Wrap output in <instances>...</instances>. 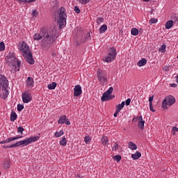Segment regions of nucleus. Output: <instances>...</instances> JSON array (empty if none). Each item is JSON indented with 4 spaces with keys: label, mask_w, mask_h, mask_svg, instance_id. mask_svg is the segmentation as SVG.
Instances as JSON below:
<instances>
[{
    "label": "nucleus",
    "mask_w": 178,
    "mask_h": 178,
    "mask_svg": "<svg viewBox=\"0 0 178 178\" xmlns=\"http://www.w3.org/2000/svg\"><path fill=\"white\" fill-rule=\"evenodd\" d=\"M40 33L43 35L42 48L44 51H48L56 42V32L43 27L40 29Z\"/></svg>",
    "instance_id": "obj_1"
},
{
    "label": "nucleus",
    "mask_w": 178,
    "mask_h": 178,
    "mask_svg": "<svg viewBox=\"0 0 178 178\" xmlns=\"http://www.w3.org/2000/svg\"><path fill=\"white\" fill-rule=\"evenodd\" d=\"M38 140H40V136H32L30 138H27L24 140H20L19 142H17L16 143L13 144L10 146L4 145L3 146V148H16V147H20V145H29L32 143L38 141Z\"/></svg>",
    "instance_id": "obj_2"
},
{
    "label": "nucleus",
    "mask_w": 178,
    "mask_h": 178,
    "mask_svg": "<svg viewBox=\"0 0 178 178\" xmlns=\"http://www.w3.org/2000/svg\"><path fill=\"white\" fill-rule=\"evenodd\" d=\"M5 60L8 66H10V67H12V66H14L15 67H18L17 70H19L21 63L17 60V58H16L15 53L10 52L5 58Z\"/></svg>",
    "instance_id": "obj_3"
},
{
    "label": "nucleus",
    "mask_w": 178,
    "mask_h": 178,
    "mask_svg": "<svg viewBox=\"0 0 178 178\" xmlns=\"http://www.w3.org/2000/svg\"><path fill=\"white\" fill-rule=\"evenodd\" d=\"M67 15H66V10L65 8L61 7L59 9V19L58 21V24L59 26V29H63L66 26V18Z\"/></svg>",
    "instance_id": "obj_4"
},
{
    "label": "nucleus",
    "mask_w": 178,
    "mask_h": 178,
    "mask_svg": "<svg viewBox=\"0 0 178 178\" xmlns=\"http://www.w3.org/2000/svg\"><path fill=\"white\" fill-rule=\"evenodd\" d=\"M175 102H176V99L175 98V97L172 95L166 96L162 102L161 108L163 110L168 109V106H172L175 104Z\"/></svg>",
    "instance_id": "obj_5"
},
{
    "label": "nucleus",
    "mask_w": 178,
    "mask_h": 178,
    "mask_svg": "<svg viewBox=\"0 0 178 178\" xmlns=\"http://www.w3.org/2000/svg\"><path fill=\"white\" fill-rule=\"evenodd\" d=\"M110 49V52L108 54L107 56H106L105 58L104 59V62H113V60H115L116 55H118V53L116 52V49H115V47H111Z\"/></svg>",
    "instance_id": "obj_6"
},
{
    "label": "nucleus",
    "mask_w": 178,
    "mask_h": 178,
    "mask_svg": "<svg viewBox=\"0 0 178 178\" xmlns=\"http://www.w3.org/2000/svg\"><path fill=\"white\" fill-rule=\"evenodd\" d=\"M18 49L22 52V56L26 55L28 52H30L31 50H30V47H29V45L26 44L24 42H20L18 44Z\"/></svg>",
    "instance_id": "obj_7"
},
{
    "label": "nucleus",
    "mask_w": 178,
    "mask_h": 178,
    "mask_svg": "<svg viewBox=\"0 0 178 178\" xmlns=\"http://www.w3.org/2000/svg\"><path fill=\"white\" fill-rule=\"evenodd\" d=\"M97 79L100 83H102L104 86L105 84H108V81L106 79V74L104 71H98L97 72Z\"/></svg>",
    "instance_id": "obj_8"
},
{
    "label": "nucleus",
    "mask_w": 178,
    "mask_h": 178,
    "mask_svg": "<svg viewBox=\"0 0 178 178\" xmlns=\"http://www.w3.org/2000/svg\"><path fill=\"white\" fill-rule=\"evenodd\" d=\"M113 92V87H110L108 90L104 92L102 97V102H105V101H111L110 95Z\"/></svg>",
    "instance_id": "obj_9"
},
{
    "label": "nucleus",
    "mask_w": 178,
    "mask_h": 178,
    "mask_svg": "<svg viewBox=\"0 0 178 178\" xmlns=\"http://www.w3.org/2000/svg\"><path fill=\"white\" fill-rule=\"evenodd\" d=\"M8 81L6 77L4 75L0 74V88H2L3 90L6 91V88H8Z\"/></svg>",
    "instance_id": "obj_10"
},
{
    "label": "nucleus",
    "mask_w": 178,
    "mask_h": 178,
    "mask_svg": "<svg viewBox=\"0 0 178 178\" xmlns=\"http://www.w3.org/2000/svg\"><path fill=\"white\" fill-rule=\"evenodd\" d=\"M24 58H25L26 61L27 63H29V65H34V58H33V53L31 51H28V53H26V55H23Z\"/></svg>",
    "instance_id": "obj_11"
},
{
    "label": "nucleus",
    "mask_w": 178,
    "mask_h": 178,
    "mask_svg": "<svg viewBox=\"0 0 178 178\" xmlns=\"http://www.w3.org/2000/svg\"><path fill=\"white\" fill-rule=\"evenodd\" d=\"M32 99L33 97L30 93H27V92L22 93V101L24 104H29V102H30Z\"/></svg>",
    "instance_id": "obj_12"
},
{
    "label": "nucleus",
    "mask_w": 178,
    "mask_h": 178,
    "mask_svg": "<svg viewBox=\"0 0 178 178\" xmlns=\"http://www.w3.org/2000/svg\"><path fill=\"white\" fill-rule=\"evenodd\" d=\"M58 123H60V124H64L65 123L67 126H70V121L69 120V119H67V117H66V115L60 116L58 121Z\"/></svg>",
    "instance_id": "obj_13"
},
{
    "label": "nucleus",
    "mask_w": 178,
    "mask_h": 178,
    "mask_svg": "<svg viewBox=\"0 0 178 178\" xmlns=\"http://www.w3.org/2000/svg\"><path fill=\"white\" fill-rule=\"evenodd\" d=\"M83 92L81 90V86L80 85L75 86L74 88V97H80Z\"/></svg>",
    "instance_id": "obj_14"
},
{
    "label": "nucleus",
    "mask_w": 178,
    "mask_h": 178,
    "mask_svg": "<svg viewBox=\"0 0 178 178\" xmlns=\"http://www.w3.org/2000/svg\"><path fill=\"white\" fill-rule=\"evenodd\" d=\"M26 83V87H28L29 88H33V87H34V79H33L32 77H28Z\"/></svg>",
    "instance_id": "obj_15"
},
{
    "label": "nucleus",
    "mask_w": 178,
    "mask_h": 178,
    "mask_svg": "<svg viewBox=\"0 0 178 178\" xmlns=\"http://www.w3.org/2000/svg\"><path fill=\"white\" fill-rule=\"evenodd\" d=\"M138 118V127L140 130H144V124H145V121L143 120V116H139Z\"/></svg>",
    "instance_id": "obj_16"
},
{
    "label": "nucleus",
    "mask_w": 178,
    "mask_h": 178,
    "mask_svg": "<svg viewBox=\"0 0 178 178\" xmlns=\"http://www.w3.org/2000/svg\"><path fill=\"white\" fill-rule=\"evenodd\" d=\"M43 39V35L41 34V30L40 31L39 33H36L33 35V40L34 41H40V40Z\"/></svg>",
    "instance_id": "obj_17"
},
{
    "label": "nucleus",
    "mask_w": 178,
    "mask_h": 178,
    "mask_svg": "<svg viewBox=\"0 0 178 178\" xmlns=\"http://www.w3.org/2000/svg\"><path fill=\"white\" fill-rule=\"evenodd\" d=\"M131 158L134 161H137V159H140L141 158V152L137 151L135 154H131Z\"/></svg>",
    "instance_id": "obj_18"
},
{
    "label": "nucleus",
    "mask_w": 178,
    "mask_h": 178,
    "mask_svg": "<svg viewBox=\"0 0 178 178\" xmlns=\"http://www.w3.org/2000/svg\"><path fill=\"white\" fill-rule=\"evenodd\" d=\"M10 119L11 122H15L17 119V114H16L15 111H11Z\"/></svg>",
    "instance_id": "obj_19"
},
{
    "label": "nucleus",
    "mask_w": 178,
    "mask_h": 178,
    "mask_svg": "<svg viewBox=\"0 0 178 178\" xmlns=\"http://www.w3.org/2000/svg\"><path fill=\"white\" fill-rule=\"evenodd\" d=\"M145 65H147V59L145 58H142L137 63V65L139 66V67H141L142 66H145Z\"/></svg>",
    "instance_id": "obj_20"
},
{
    "label": "nucleus",
    "mask_w": 178,
    "mask_h": 178,
    "mask_svg": "<svg viewBox=\"0 0 178 178\" xmlns=\"http://www.w3.org/2000/svg\"><path fill=\"white\" fill-rule=\"evenodd\" d=\"M165 29H167V30H170V29H172V27H173V21L172 20H169L165 23Z\"/></svg>",
    "instance_id": "obj_21"
},
{
    "label": "nucleus",
    "mask_w": 178,
    "mask_h": 178,
    "mask_svg": "<svg viewBox=\"0 0 178 178\" xmlns=\"http://www.w3.org/2000/svg\"><path fill=\"white\" fill-rule=\"evenodd\" d=\"M87 40H90V33L88 32L86 35L82 36V38L81 40V42H86Z\"/></svg>",
    "instance_id": "obj_22"
},
{
    "label": "nucleus",
    "mask_w": 178,
    "mask_h": 178,
    "mask_svg": "<svg viewBox=\"0 0 178 178\" xmlns=\"http://www.w3.org/2000/svg\"><path fill=\"white\" fill-rule=\"evenodd\" d=\"M129 148H130V149H131L132 151H134V150L137 149V145L133 142H129Z\"/></svg>",
    "instance_id": "obj_23"
},
{
    "label": "nucleus",
    "mask_w": 178,
    "mask_h": 178,
    "mask_svg": "<svg viewBox=\"0 0 178 178\" xmlns=\"http://www.w3.org/2000/svg\"><path fill=\"white\" fill-rule=\"evenodd\" d=\"M56 86H58L56 82H52L47 86V88H49V90H55V88H56Z\"/></svg>",
    "instance_id": "obj_24"
},
{
    "label": "nucleus",
    "mask_w": 178,
    "mask_h": 178,
    "mask_svg": "<svg viewBox=\"0 0 178 178\" xmlns=\"http://www.w3.org/2000/svg\"><path fill=\"white\" fill-rule=\"evenodd\" d=\"M124 102H122V104L116 106V111L120 112L123 108H124Z\"/></svg>",
    "instance_id": "obj_25"
},
{
    "label": "nucleus",
    "mask_w": 178,
    "mask_h": 178,
    "mask_svg": "<svg viewBox=\"0 0 178 178\" xmlns=\"http://www.w3.org/2000/svg\"><path fill=\"white\" fill-rule=\"evenodd\" d=\"M108 30V26L106 24H103L100 28H99V33L100 34H102L103 33H105Z\"/></svg>",
    "instance_id": "obj_26"
},
{
    "label": "nucleus",
    "mask_w": 178,
    "mask_h": 178,
    "mask_svg": "<svg viewBox=\"0 0 178 178\" xmlns=\"http://www.w3.org/2000/svg\"><path fill=\"white\" fill-rule=\"evenodd\" d=\"M19 2V3H31L35 2L37 0H15Z\"/></svg>",
    "instance_id": "obj_27"
},
{
    "label": "nucleus",
    "mask_w": 178,
    "mask_h": 178,
    "mask_svg": "<svg viewBox=\"0 0 178 178\" xmlns=\"http://www.w3.org/2000/svg\"><path fill=\"white\" fill-rule=\"evenodd\" d=\"M102 144H103V145H106L108 144V143H109V140L108 139V137L106 136H103L102 138Z\"/></svg>",
    "instance_id": "obj_28"
},
{
    "label": "nucleus",
    "mask_w": 178,
    "mask_h": 178,
    "mask_svg": "<svg viewBox=\"0 0 178 178\" xmlns=\"http://www.w3.org/2000/svg\"><path fill=\"white\" fill-rule=\"evenodd\" d=\"M131 34L132 35H138V29H137V28H133L131 30Z\"/></svg>",
    "instance_id": "obj_29"
},
{
    "label": "nucleus",
    "mask_w": 178,
    "mask_h": 178,
    "mask_svg": "<svg viewBox=\"0 0 178 178\" xmlns=\"http://www.w3.org/2000/svg\"><path fill=\"white\" fill-rule=\"evenodd\" d=\"M3 168L4 169H9L10 168V161H5L3 163Z\"/></svg>",
    "instance_id": "obj_30"
},
{
    "label": "nucleus",
    "mask_w": 178,
    "mask_h": 178,
    "mask_svg": "<svg viewBox=\"0 0 178 178\" xmlns=\"http://www.w3.org/2000/svg\"><path fill=\"white\" fill-rule=\"evenodd\" d=\"M63 134H65V132L63 131V130H61L60 131H56L54 134L55 137H60L61 136H63Z\"/></svg>",
    "instance_id": "obj_31"
},
{
    "label": "nucleus",
    "mask_w": 178,
    "mask_h": 178,
    "mask_svg": "<svg viewBox=\"0 0 178 178\" xmlns=\"http://www.w3.org/2000/svg\"><path fill=\"white\" fill-rule=\"evenodd\" d=\"M67 144V140L65 137H63L62 140H60V145H66Z\"/></svg>",
    "instance_id": "obj_32"
},
{
    "label": "nucleus",
    "mask_w": 178,
    "mask_h": 178,
    "mask_svg": "<svg viewBox=\"0 0 178 178\" xmlns=\"http://www.w3.org/2000/svg\"><path fill=\"white\" fill-rule=\"evenodd\" d=\"M114 161H116V162H120L122 161V156L120 155H116L113 156Z\"/></svg>",
    "instance_id": "obj_33"
},
{
    "label": "nucleus",
    "mask_w": 178,
    "mask_h": 178,
    "mask_svg": "<svg viewBox=\"0 0 178 178\" xmlns=\"http://www.w3.org/2000/svg\"><path fill=\"white\" fill-rule=\"evenodd\" d=\"M171 19H172L173 23H178V17L176 14L172 15Z\"/></svg>",
    "instance_id": "obj_34"
},
{
    "label": "nucleus",
    "mask_w": 178,
    "mask_h": 178,
    "mask_svg": "<svg viewBox=\"0 0 178 178\" xmlns=\"http://www.w3.org/2000/svg\"><path fill=\"white\" fill-rule=\"evenodd\" d=\"M159 52L165 53L166 52V45L163 44L161 48L159 49Z\"/></svg>",
    "instance_id": "obj_35"
},
{
    "label": "nucleus",
    "mask_w": 178,
    "mask_h": 178,
    "mask_svg": "<svg viewBox=\"0 0 178 178\" xmlns=\"http://www.w3.org/2000/svg\"><path fill=\"white\" fill-rule=\"evenodd\" d=\"M18 112H22L24 109V106L23 104H18L17 108Z\"/></svg>",
    "instance_id": "obj_36"
},
{
    "label": "nucleus",
    "mask_w": 178,
    "mask_h": 178,
    "mask_svg": "<svg viewBox=\"0 0 178 178\" xmlns=\"http://www.w3.org/2000/svg\"><path fill=\"white\" fill-rule=\"evenodd\" d=\"M0 51H5V43L3 42H0Z\"/></svg>",
    "instance_id": "obj_37"
},
{
    "label": "nucleus",
    "mask_w": 178,
    "mask_h": 178,
    "mask_svg": "<svg viewBox=\"0 0 178 178\" xmlns=\"http://www.w3.org/2000/svg\"><path fill=\"white\" fill-rule=\"evenodd\" d=\"M22 137L23 136H15V137H13V138H8L9 140H10V141H15V140H19V138H22Z\"/></svg>",
    "instance_id": "obj_38"
},
{
    "label": "nucleus",
    "mask_w": 178,
    "mask_h": 178,
    "mask_svg": "<svg viewBox=\"0 0 178 178\" xmlns=\"http://www.w3.org/2000/svg\"><path fill=\"white\" fill-rule=\"evenodd\" d=\"M32 16L33 17H37V16H38V11H37V10H33Z\"/></svg>",
    "instance_id": "obj_39"
},
{
    "label": "nucleus",
    "mask_w": 178,
    "mask_h": 178,
    "mask_svg": "<svg viewBox=\"0 0 178 178\" xmlns=\"http://www.w3.org/2000/svg\"><path fill=\"white\" fill-rule=\"evenodd\" d=\"M23 131H24V128H23V127H19L17 129V133H20V134L23 135Z\"/></svg>",
    "instance_id": "obj_40"
},
{
    "label": "nucleus",
    "mask_w": 178,
    "mask_h": 178,
    "mask_svg": "<svg viewBox=\"0 0 178 178\" xmlns=\"http://www.w3.org/2000/svg\"><path fill=\"white\" fill-rule=\"evenodd\" d=\"M84 141L86 144H88V143L91 141V138H90V136H86L84 138Z\"/></svg>",
    "instance_id": "obj_41"
},
{
    "label": "nucleus",
    "mask_w": 178,
    "mask_h": 178,
    "mask_svg": "<svg viewBox=\"0 0 178 178\" xmlns=\"http://www.w3.org/2000/svg\"><path fill=\"white\" fill-rule=\"evenodd\" d=\"M119 148V144L118 143H115L114 146L112 147L113 151H116Z\"/></svg>",
    "instance_id": "obj_42"
},
{
    "label": "nucleus",
    "mask_w": 178,
    "mask_h": 178,
    "mask_svg": "<svg viewBox=\"0 0 178 178\" xmlns=\"http://www.w3.org/2000/svg\"><path fill=\"white\" fill-rule=\"evenodd\" d=\"M149 22H150V23L154 24V23H158V19H156V18H151Z\"/></svg>",
    "instance_id": "obj_43"
},
{
    "label": "nucleus",
    "mask_w": 178,
    "mask_h": 178,
    "mask_svg": "<svg viewBox=\"0 0 178 178\" xmlns=\"http://www.w3.org/2000/svg\"><path fill=\"white\" fill-rule=\"evenodd\" d=\"M8 143H10V140L9 138L8 139L4 140H1L0 142V144H7Z\"/></svg>",
    "instance_id": "obj_44"
},
{
    "label": "nucleus",
    "mask_w": 178,
    "mask_h": 178,
    "mask_svg": "<svg viewBox=\"0 0 178 178\" xmlns=\"http://www.w3.org/2000/svg\"><path fill=\"white\" fill-rule=\"evenodd\" d=\"M79 2L80 3L86 5V3H88V2H90V0H79Z\"/></svg>",
    "instance_id": "obj_45"
},
{
    "label": "nucleus",
    "mask_w": 178,
    "mask_h": 178,
    "mask_svg": "<svg viewBox=\"0 0 178 178\" xmlns=\"http://www.w3.org/2000/svg\"><path fill=\"white\" fill-rule=\"evenodd\" d=\"M104 22V17H99L97 19V23L99 24V23H102Z\"/></svg>",
    "instance_id": "obj_46"
},
{
    "label": "nucleus",
    "mask_w": 178,
    "mask_h": 178,
    "mask_svg": "<svg viewBox=\"0 0 178 178\" xmlns=\"http://www.w3.org/2000/svg\"><path fill=\"white\" fill-rule=\"evenodd\" d=\"M74 10L75 13H80V12H81L80 8H79L77 7V6H76L74 7Z\"/></svg>",
    "instance_id": "obj_47"
},
{
    "label": "nucleus",
    "mask_w": 178,
    "mask_h": 178,
    "mask_svg": "<svg viewBox=\"0 0 178 178\" xmlns=\"http://www.w3.org/2000/svg\"><path fill=\"white\" fill-rule=\"evenodd\" d=\"M130 102H131V99L129 98L126 100L125 102V104L127 106H129V105H130Z\"/></svg>",
    "instance_id": "obj_48"
},
{
    "label": "nucleus",
    "mask_w": 178,
    "mask_h": 178,
    "mask_svg": "<svg viewBox=\"0 0 178 178\" xmlns=\"http://www.w3.org/2000/svg\"><path fill=\"white\" fill-rule=\"evenodd\" d=\"M152 101H154V95L149 97V104H152Z\"/></svg>",
    "instance_id": "obj_49"
},
{
    "label": "nucleus",
    "mask_w": 178,
    "mask_h": 178,
    "mask_svg": "<svg viewBox=\"0 0 178 178\" xmlns=\"http://www.w3.org/2000/svg\"><path fill=\"white\" fill-rule=\"evenodd\" d=\"M149 109L152 112H155V109H154V106L152 104H149Z\"/></svg>",
    "instance_id": "obj_50"
},
{
    "label": "nucleus",
    "mask_w": 178,
    "mask_h": 178,
    "mask_svg": "<svg viewBox=\"0 0 178 178\" xmlns=\"http://www.w3.org/2000/svg\"><path fill=\"white\" fill-rule=\"evenodd\" d=\"M163 70H165V72H169V66L168 65L164 66Z\"/></svg>",
    "instance_id": "obj_51"
},
{
    "label": "nucleus",
    "mask_w": 178,
    "mask_h": 178,
    "mask_svg": "<svg viewBox=\"0 0 178 178\" xmlns=\"http://www.w3.org/2000/svg\"><path fill=\"white\" fill-rule=\"evenodd\" d=\"M9 94V92H8V90H6L5 92V95H4V99H6V98L8 97V95Z\"/></svg>",
    "instance_id": "obj_52"
},
{
    "label": "nucleus",
    "mask_w": 178,
    "mask_h": 178,
    "mask_svg": "<svg viewBox=\"0 0 178 178\" xmlns=\"http://www.w3.org/2000/svg\"><path fill=\"white\" fill-rule=\"evenodd\" d=\"M118 115H119V111H115V113L113 115L114 118H118Z\"/></svg>",
    "instance_id": "obj_53"
},
{
    "label": "nucleus",
    "mask_w": 178,
    "mask_h": 178,
    "mask_svg": "<svg viewBox=\"0 0 178 178\" xmlns=\"http://www.w3.org/2000/svg\"><path fill=\"white\" fill-rule=\"evenodd\" d=\"M172 131H178V127H172Z\"/></svg>",
    "instance_id": "obj_54"
},
{
    "label": "nucleus",
    "mask_w": 178,
    "mask_h": 178,
    "mask_svg": "<svg viewBox=\"0 0 178 178\" xmlns=\"http://www.w3.org/2000/svg\"><path fill=\"white\" fill-rule=\"evenodd\" d=\"M170 87L176 88V87H177V84H176V83H171L170 84Z\"/></svg>",
    "instance_id": "obj_55"
},
{
    "label": "nucleus",
    "mask_w": 178,
    "mask_h": 178,
    "mask_svg": "<svg viewBox=\"0 0 178 178\" xmlns=\"http://www.w3.org/2000/svg\"><path fill=\"white\" fill-rule=\"evenodd\" d=\"M110 98L111 99H113V98H115V95H110Z\"/></svg>",
    "instance_id": "obj_56"
},
{
    "label": "nucleus",
    "mask_w": 178,
    "mask_h": 178,
    "mask_svg": "<svg viewBox=\"0 0 178 178\" xmlns=\"http://www.w3.org/2000/svg\"><path fill=\"white\" fill-rule=\"evenodd\" d=\"M150 13L152 15V13H154V8H152L150 10Z\"/></svg>",
    "instance_id": "obj_57"
},
{
    "label": "nucleus",
    "mask_w": 178,
    "mask_h": 178,
    "mask_svg": "<svg viewBox=\"0 0 178 178\" xmlns=\"http://www.w3.org/2000/svg\"><path fill=\"white\" fill-rule=\"evenodd\" d=\"M172 133L173 136H175V134H176V131H172Z\"/></svg>",
    "instance_id": "obj_58"
},
{
    "label": "nucleus",
    "mask_w": 178,
    "mask_h": 178,
    "mask_svg": "<svg viewBox=\"0 0 178 178\" xmlns=\"http://www.w3.org/2000/svg\"><path fill=\"white\" fill-rule=\"evenodd\" d=\"M176 83L178 84V75L177 76V78H176Z\"/></svg>",
    "instance_id": "obj_59"
},
{
    "label": "nucleus",
    "mask_w": 178,
    "mask_h": 178,
    "mask_svg": "<svg viewBox=\"0 0 178 178\" xmlns=\"http://www.w3.org/2000/svg\"><path fill=\"white\" fill-rule=\"evenodd\" d=\"M145 2H149V0H143Z\"/></svg>",
    "instance_id": "obj_60"
},
{
    "label": "nucleus",
    "mask_w": 178,
    "mask_h": 178,
    "mask_svg": "<svg viewBox=\"0 0 178 178\" xmlns=\"http://www.w3.org/2000/svg\"><path fill=\"white\" fill-rule=\"evenodd\" d=\"M136 121V120H134V118L133 119V122Z\"/></svg>",
    "instance_id": "obj_61"
},
{
    "label": "nucleus",
    "mask_w": 178,
    "mask_h": 178,
    "mask_svg": "<svg viewBox=\"0 0 178 178\" xmlns=\"http://www.w3.org/2000/svg\"><path fill=\"white\" fill-rule=\"evenodd\" d=\"M136 121V120H134V118L133 119V122Z\"/></svg>",
    "instance_id": "obj_62"
},
{
    "label": "nucleus",
    "mask_w": 178,
    "mask_h": 178,
    "mask_svg": "<svg viewBox=\"0 0 178 178\" xmlns=\"http://www.w3.org/2000/svg\"><path fill=\"white\" fill-rule=\"evenodd\" d=\"M0 176H1V171H0Z\"/></svg>",
    "instance_id": "obj_63"
}]
</instances>
